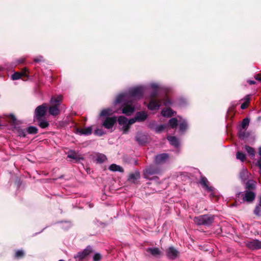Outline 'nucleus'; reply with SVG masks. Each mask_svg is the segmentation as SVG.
Masks as SVG:
<instances>
[{
    "instance_id": "nucleus-1",
    "label": "nucleus",
    "mask_w": 261,
    "mask_h": 261,
    "mask_svg": "<svg viewBox=\"0 0 261 261\" xmlns=\"http://www.w3.org/2000/svg\"><path fill=\"white\" fill-rule=\"evenodd\" d=\"M146 90V88L144 86L130 88L127 92L119 94L114 105L121 103L122 113L130 116L135 110V101L142 97Z\"/></svg>"
},
{
    "instance_id": "nucleus-2",
    "label": "nucleus",
    "mask_w": 261,
    "mask_h": 261,
    "mask_svg": "<svg viewBox=\"0 0 261 261\" xmlns=\"http://www.w3.org/2000/svg\"><path fill=\"white\" fill-rule=\"evenodd\" d=\"M150 87L153 90V91L150 95V99L149 103L147 105V108L150 110H158L160 108L161 105V101H163L165 106H167L170 105L172 102L170 99L166 96L163 99L161 100L157 98V91L159 88V85L157 83H152L150 84Z\"/></svg>"
},
{
    "instance_id": "nucleus-3",
    "label": "nucleus",
    "mask_w": 261,
    "mask_h": 261,
    "mask_svg": "<svg viewBox=\"0 0 261 261\" xmlns=\"http://www.w3.org/2000/svg\"><path fill=\"white\" fill-rule=\"evenodd\" d=\"M214 218L212 215H203L195 217L194 221L198 225L209 226L213 223Z\"/></svg>"
},
{
    "instance_id": "nucleus-4",
    "label": "nucleus",
    "mask_w": 261,
    "mask_h": 261,
    "mask_svg": "<svg viewBox=\"0 0 261 261\" xmlns=\"http://www.w3.org/2000/svg\"><path fill=\"white\" fill-rule=\"evenodd\" d=\"M118 122L121 126L120 129L123 132V134H127L130 125L134 124L130 123V119L128 120L123 116H120L118 118Z\"/></svg>"
},
{
    "instance_id": "nucleus-5",
    "label": "nucleus",
    "mask_w": 261,
    "mask_h": 261,
    "mask_svg": "<svg viewBox=\"0 0 261 261\" xmlns=\"http://www.w3.org/2000/svg\"><path fill=\"white\" fill-rule=\"evenodd\" d=\"M148 117V114L144 111H140L136 113L135 117L130 119V123H135L136 122H143Z\"/></svg>"
},
{
    "instance_id": "nucleus-6",
    "label": "nucleus",
    "mask_w": 261,
    "mask_h": 261,
    "mask_svg": "<svg viewBox=\"0 0 261 261\" xmlns=\"http://www.w3.org/2000/svg\"><path fill=\"white\" fill-rule=\"evenodd\" d=\"M47 109V104L43 103L36 108L35 111V117L36 119H39L43 117L46 112Z\"/></svg>"
},
{
    "instance_id": "nucleus-7",
    "label": "nucleus",
    "mask_w": 261,
    "mask_h": 261,
    "mask_svg": "<svg viewBox=\"0 0 261 261\" xmlns=\"http://www.w3.org/2000/svg\"><path fill=\"white\" fill-rule=\"evenodd\" d=\"M159 172V170L156 167L153 166H150L146 168L144 171V177L146 178L149 179V176L152 175L158 174Z\"/></svg>"
},
{
    "instance_id": "nucleus-8",
    "label": "nucleus",
    "mask_w": 261,
    "mask_h": 261,
    "mask_svg": "<svg viewBox=\"0 0 261 261\" xmlns=\"http://www.w3.org/2000/svg\"><path fill=\"white\" fill-rule=\"evenodd\" d=\"M242 195L243 196V201H246L248 202H251L253 201L254 200L255 194L254 192L252 191H246L244 194H241V193H239L238 194L239 195Z\"/></svg>"
},
{
    "instance_id": "nucleus-9",
    "label": "nucleus",
    "mask_w": 261,
    "mask_h": 261,
    "mask_svg": "<svg viewBox=\"0 0 261 261\" xmlns=\"http://www.w3.org/2000/svg\"><path fill=\"white\" fill-rule=\"evenodd\" d=\"M116 122V117H108L103 122L102 125L107 129H110L113 127Z\"/></svg>"
},
{
    "instance_id": "nucleus-10",
    "label": "nucleus",
    "mask_w": 261,
    "mask_h": 261,
    "mask_svg": "<svg viewBox=\"0 0 261 261\" xmlns=\"http://www.w3.org/2000/svg\"><path fill=\"white\" fill-rule=\"evenodd\" d=\"M169 159L167 153H162L156 155L154 158V162L156 164H161L165 163Z\"/></svg>"
},
{
    "instance_id": "nucleus-11",
    "label": "nucleus",
    "mask_w": 261,
    "mask_h": 261,
    "mask_svg": "<svg viewBox=\"0 0 261 261\" xmlns=\"http://www.w3.org/2000/svg\"><path fill=\"white\" fill-rule=\"evenodd\" d=\"M246 246L250 249H258L261 248V241L258 240H253L246 243Z\"/></svg>"
},
{
    "instance_id": "nucleus-12",
    "label": "nucleus",
    "mask_w": 261,
    "mask_h": 261,
    "mask_svg": "<svg viewBox=\"0 0 261 261\" xmlns=\"http://www.w3.org/2000/svg\"><path fill=\"white\" fill-rule=\"evenodd\" d=\"M166 254L169 258L174 259L178 256V252L173 247H170L167 249Z\"/></svg>"
},
{
    "instance_id": "nucleus-13",
    "label": "nucleus",
    "mask_w": 261,
    "mask_h": 261,
    "mask_svg": "<svg viewBox=\"0 0 261 261\" xmlns=\"http://www.w3.org/2000/svg\"><path fill=\"white\" fill-rule=\"evenodd\" d=\"M250 175L251 174L245 168H243L239 173V177L244 182L249 179Z\"/></svg>"
},
{
    "instance_id": "nucleus-14",
    "label": "nucleus",
    "mask_w": 261,
    "mask_h": 261,
    "mask_svg": "<svg viewBox=\"0 0 261 261\" xmlns=\"http://www.w3.org/2000/svg\"><path fill=\"white\" fill-rule=\"evenodd\" d=\"M92 132V126L86 127L83 128H77L76 129V133L80 135L88 136L91 134Z\"/></svg>"
},
{
    "instance_id": "nucleus-15",
    "label": "nucleus",
    "mask_w": 261,
    "mask_h": 261,
    "mask_svg": "<svg viewBox=\"0 0 261 261\" xmlns=\"http://www.w3.org/2000/svg\"><path fill=\"white\" fill-rule=\"evenodd\" d=\"M179 132L182 133L185 132L188 128L187 121L180 117H178Z\"/></svg>"
},
{
    "instance_id": "nucleus-16",
    "label": "nucleus",
    "mask_w": 261,
    "mask_h": 261,
    "mask_svg": "<svg viewBox=\"0 0 261 261\" xmlns=\"http://www.w3.org/2000/svg\"><path fill=\"white\" fill-rule=\"evenodd\" d=\"M92 251V249L91 247L88 246L83 251L79 252L75 257H77L80 259H83L88 255Z\"/></svg>"
},
{
    "instance_id": "nucleus-17",
    "label": "nucleus",
    "mask_w": 261,
    "mask_h": 261,
    "mask_svg": "<svg viewBox=\"0 0 261 261\" xmlns=\"http://www.w3.org/2000/svg\"><path fill=\"white\" fill-rule=\"evenodd\" d=\"M200 183L202 186L207 191H212L213 190V188L208 186V181L206 178L204 177H201Z\"/></svg>"
},
{
    "instance_id": "nucleus-18",
    "label": "nucleus",
    "mask_w": 261,
    "mask_h": 261,
    "mask_svg": "<svg viewBox=\"0 0 261 261\" xmlns=\"http://www.w3.org/2000/svg\"><path fill=\"white\" fill-rule=\"evenodd\" d=\"M245 188L246 189L254 190L256 187V182L253 179L247 180L245 182Z\"/></svg>"
},
{
    "instance_id": "nucleus-19",
    "label": "nucleus",
    "mask_w": 261,
    "mask_h": 261,
    "mask_svg": "<svg viewBox=\"0 0 261 261\" xmlns=\"http://www.w3.org/2000/svg\"><path fill=\"white\" fill-rule=\"evenodd\" d=\"M49 113L53 116L58 115L60 113V110L59 107L57 106H50L48 109Z\"/></svg>"
},
{
    "instance_id": "nucleus-20",
    "label": "nucleus",
    "mask_w": 261,
    "mask_h": 261,
    "mask_svg": "<svg viewBox=\"0 0 261 261\" xmlns=\"http://www.w3.org/2000/svg\"><path fill=\"white\" fill-rule=\"evenodd\" d=\"M62 97L61 95H59L57 97H52L50 99V103L54 106L59 107L61 104Z\"/></svg>"
},
{
    "instance_id": "nucleus-21",
    "label": "nucleus",
    "mask_w": 261,
    "mask_h": 261,
    "mask_svg": "<svg viewBox=\"0 0 261 261\" xmlns=\"http://www.w3.org/2000/svg\"><path fill=\"white\" fill-rule=\"evenodd\" d=\"M174 113L175 112L173 111L170 108L164 109L162 111V115L167 117L172 116Z\"/></svg>"
},
{
    "instance_id": "nucleus-22",
    "label": "nucleus",
    "mask_w": 261,
    "mask_h": 261,
    "mask_svg": "<svg viewBox=\"0 0 261 261\" xmlns=\"http://www.w3.org/2000/svg\"><path fill=\"white\" fill-rule=\"evenodd\" d=\"M115 112V111L112 110V109L107 108V109L102 110L101 111L99 115L101 117L107 116H109V115H110L113 114Z\"/></svg>"
},
{
    "instance_id": "nucleus-23",
    "label": "nucleus",
    "mask_w": 261,
    "mask_h": 261,
    "mask_svg": "<svg viewBox=\"0 0 261 261\" xmlns=\"http://www.w3.org/2000/svg\"><path fill=\"white\" fill-rule=\"evenodd\" d=\"M167 139L170 142V144L175 146L178 147L179 145L178 140L174 136H168Z\"/></svg>"
},
{
    "instance_id": "nucleus-24",
    "label": "nucleus",
    "mask_w": 261,
    "mask_h": 261,
    "mask_svg": "<svg viewBox=\"0 0 261 261\" xmlns=\"http://www.w3.org/2000/svg\"><path fill=\"white\" fill-rule=\"evenodd\" d=\"M95 161L98 163H102L107 160L106 156L102 153H97L95 156Z\"/></svg>"
},
{
    "instance_id": "nucleus-25",
    "label": "nucleus",
    "mask_w": 261,
    "mask_h": 261,
    "mask_svg": "<svg viewBox=\"0 0 261 261\" xmlns=\"http://www.w3.org/2000/svg\"><path fill=\"white\" fill-rule=\"evenodd\" d=\"M147 251L155 257L160 256L161 253L160 250L158 248H150L147 250Z\"/></svg>"
},
{
    "instance_id": "nucleus-26",
    "label": "nucleus",
    "mask_w": 261,
    "mask_h": 261,
    "mask_svg": "<svg viewBox=\"0 0 261 261\" xmlns=\"http://www.w3.org/2000/svg\"><path fill=\"white\" fill-rule=\"evenodd\" d=\"M22 76L28 77V75L25 72H15L11 75V79L12 80H17L20 79Z\"/></svg>"
},
{
    "instance_id": "nucleus-27",
    "label": "nucleus",
    "mask_w": 261,
    "mask_h": 261,
    "mask_svg": "<svg viewBox=\"0 0 261 261\" xmlns=\"http://www.w3.org/2000/svg\"><path fill=\"white\" fill-rule=\"evenodd\" d=\"M109 169L112 171H114V172H115V171H119L120 172H123V169L121 166L117 165L116 164H113L111 165L110 166V167H109Z\"/></svg>"
},
{
    "instance_id": "nucleus-28",
    "label": "nucleus",
    "mask_w": 261,
    "mask_h": 261,
    "mask_svg": "<svg viewBox=\"0 0 261 261\" xmlns=\"http://www.w3.org/2000/svg\"><path fill=\"white\" fill-rule=\"evenodd\" d=\"M37 120L39 126L42 128H46L49 125L48 122L46 120L41 119V118L37 119Z\"/></svg>"
},
{
    "instance_id": "nucleus-29",
    "label": "nucleus",
    "mask_w": 261,
    "mask_h": 261,
    "mask_svg": "<svg viewBox=\"0 0 261 261\" xmlns=\"http://www.w3.org/2000/svg\"><path fill=\"white\" fill-rule=\"evenodd\" d=\"M67 157L70 159L75 160L76 161L80 160L81 158L73 151H70L68 153Z\"/></svg>"
},
{
    "instance_id": "nucleus-30",
    "label": "nucleus",
    "mask_w": 261,
    "mask_h": 261,
    "mask_svg": "<svg viewBox=\"0 0 261 261\" xmlns=\"http://www.w3.org/2000/svg\"><path fill=\"white\" fill-rule=\"evenodd\" d=\"M177 122H178V119L176 118H171L169 121V124L172 128H174L176 127L177 125Z\"/></svg>"
},
{
    "instance_id": "nucleus-31",
    "label": "nucleus",
    "mask_w": 261,
    "mask_h": 261,
    "mask_svg": "<svg viewBox=\"0 0 261 261\" xmlns=\"http://www.w3.org/2000/svg\"><path fill=\"white\" fill-rule=\"evenodd\" d=\"M244 149L250 156L252 157L254 156L255 150L252 147L246 145L244 147Z\"/></svg>"
},
{
    "instance_id": "nucleus-32",
    "label": "nucleus",
    "mask_w": 261,
    "mask_h": 261,
    "mask_svg": "<svg viewBox=\"0 0 261 261\" xmlns=\"http://www.w3.org/2000/svg\"><path fill=\"white\" fill-rule=\"evenodd\" d=\"M136 139L140 144H142L145 142V136L141 134H137Z\"/></svg>"
},
{
    "instance_id": "nucleus-33",
    "label": "nucleus",
    "mask_w": 261,
    "mask_h": 261,
    "mask_svg": "<svg viewBox=\"0 0 261 261\" xmlns=\"http://www.w3.org/2000/svg\"><path fill=\"white\" fill-rule=\"evenodd\" d=\"M139 178V174L138 173H132L129 176V180L134 182L136 180Z\"/></svg>"
},
{
    "instance_id": "nucleus-34",
    "label": "nucleus",
    "mask_w": 261,
    "mask_h": 261,
    "mask_svg": "<svg viewBox=\"0 0 261 261\" xmlns=\"http://www.w3.org/2000/svg\"><path fill=\"white\" fill-rule=\"evenodd\" d=\"M38 129L35 126H30L27 129V132L30 134H36L37 133Z\"/></svg>"
},
{
    "instance_id": "nucleus-35",
    "label": "nucleus",
    "mask_w": 261,
    "mask_h": 261,
    "mask_svg": "<svg viewBox=\"0 0 261 261\" xmlns=\"http://www.w3.org/2000/svg\"><path fill=\"white\" fill-rule=\"evenodd\" d=\"M254 213L255 215L259 216H261V205L260 202L258 205H257L254 210Z\"/></svg>"
},
{
    "instance_id": "nucleus-36",
    "label": "nucleus",
    "mask_w": 261,
    "mask_h": 261,
    "mask_svg": "<svg viewBox=\"0 0 261 261\" xmlns=\"http://www.w3.org/2000/svg\"><path fill=\"white\" fill-rule=\"evenodd\" d=\"M248 133H246L245 130H240L239 133V136L240 138L242 139H244L248 136Z\"/></svg>"
},
{
    "instance_id": "nucleus-37",
    "label": "nucleus",
    "mask_w": 261,
    "mask_h": 261,
    "mask_svg": "<svg viewBox=\"0 0 261 261\" xmlns=\"http://www.w3.org/2000/svg\"><path fill=\"white\" fill-rule=\"evenodd\" d=\"M237 159L241 161L242 162H243L245 159V155L240 151H238L237 153Z\"/></svg>"
},
{
    "instance_id": "nucleus-38",
    "label": "nucleus",
    "mask_w": 261,
    "mask_h": 261,
    "mask_svg": "<svg viewBox=\"0 0 261 261\" xmlns=\"http://www.w3.org/2000/svg\"><path fill=\"white\" fill-rule=\"evenodd\" d=\"M249 119L248 118L244 119L241 123V127L243 129H245L246 127L249 125Z\"/></svg>"
},
{
    "instance_id": "nucleus-39",
    "label": "nucleus",
    "mask_w": 261,
    "mask_h": 261,
    "mask_svg": "<svg viewBox=\"0 0 261 261\" xmlns=\"http://www.w3.org/2000/svg\"><path fill=\"white\" fill-rule=\"evenodd\" d=\"M17 133L19 136L24 137L26 135L27 130L18 128L17 129Z\"/></svg>"
},
{
    "instance_id": "nucleus-40",
    "label": "nucleus",
    "mask_w": 261,
    "mask_h": 261,
    "mask_svg": "<svg viewBox=\"0 0 261 261\" xmlns=\"http://www.w3.org/2000/svg\"><path fill=\"white\" fill-rule=\"evenodd\" d=\"M166 127V125L165 124H161L157 125L155 128V130L157 133L161 132L163 131Z\"/></svg>"
},
{
    "instance_id": "nucleus-41",
    "label": "nucleus",
    "mask_w": 261,
    "mask_h": 261,
    "mask_svg": "<svg viewBox=\"0 0 261 261\" xmlns=\"http://www.w3.org/2000/svg\"><path fill=\"white\" fill-rule=\"evenodd\" d=\"M105 133L103 131V130L102 129H100V128H97L96 130H95V131H94L95 135L98 136H101L103 135H104Z\"/></svg>"
},
{
    "instance_id": "nucleus-42",
    "label": "nucleus",
    "mask_w": 261,
    "mask_h": 261,
    "mask_svg": "<svg viewBox=\"0 0 261 261\" xmlns=\"http://www.w3.org/2000/svg\"><path fill=\"white\" fill-rule=\"evenodd\" d=\"M23 255H24V252L23 250H17L15 253V257L16 258H20L22 256H23Z\"/></svg>"
},
{
    "instance_id": "nucleus-43",
    "label": "nucleus",
    "mask_w": 261,
    "mask_h": 261,
    "mask_svg": "<svg viewBox=\"0 0 261 261\" xmlns=\"http://www.w3.org/2000/svg\"><path fill=\"white\" fill-rule=\"evenodd\" d=\"M101 258V256L99 253H96L93 256V260L94 261H99Z\"/></svg>"
},
{
    "instance_id": "nucleus-44",
    "label": "nucleus",
    "mask_w": 261,
    "mask_h": 261,
    "mask_svg": "<svg viewBox=\"0 0 261 261\" xmlns=\"http://www.w3.org/2000/svg\"><path fill=\"white\" fill-rule=\"evenodd\" d=\"M258 153L260 156V158L257 161V166L261 171V147L259 148Z\"/></svg>"
},
{
    "instance_id": "nucleus-45",
    "label": "nucleus",
    "mask_w": 261,
    "mask_h": 261,
    "mask_svg": "<svg viewBox=\"0 0 261 261\" xmlns=\"http://www.w3.org/2000/svg\"><path fill=\"white\" fill-rule=\"evenodd\" d=\"M43 61V58L42 56H39L34 59V61L36 62H40Z\"/></svg>"
},
{
    "instance_id": "nucleus-46",
    "label": "nucleus",
    "mask_w": 261,
    "mask_h": 261,
    "mask_svg": "<svg viewBox=\"0 0 261 261\" xmlns=\"http://www.w3.org/2000/svg\"><path fill=\"white\" fill-rule=\"evenodd\" d=\"M244 100L245 101V102H246L247 103H249L250 99V95H247L244 98Z\"/></svg>"
},
{
    "instance_id": "nucleus-47",
    "label": "nucleus",
    "mask_w": 261,
    "mask_h": 261,
    "mask_svg": "<svg viewBox=\"0 0 261 261\" xmlns=\"http://www.w3.org/2000/svg\"><path fill=\"white\" fill-rule=\"evenodd\" d=\"M186 103V100L182 98V99H179L178 105L180 106H182L184 105V103Z\"/></svg>"
},
{
    "instance_id": "nucleus-48",
    "label": "nucleus",
    "mask_w": 261,
    "mask_h": 261,
    "mask_svg": "<svg viewBox=\"0 0 261 261\" xmlns=\"http://www.w3.org/2000/svg\"><path fill=\"white\" fill-rule=\"evenodd\" d=\"M248 104L246 102H244L243 103L242 105H241V108L242 109H245L247 108V106H248Z\"/></svg>"
},
{
    "instance_id": "nucleus-49",
    "label": "nucleus",
    "mask_w": 261,
    "mask_h": 261,
    "mask_svg": "<svg viewBox=\"0 0 261 261\" xmlns=\"http://www.w3.org/2000/svg\"><path fill=\"white\" fill-rule=\"evenodd\" d=\"M255 79L257 81H261V76L259 74L255 75Z\"/></svg>"
},
{
    "instance_id": "nucleus-50",
    "label": "nucleus",
    "mask_w": 261,
    "mask_h": 261,
    "mask_svg": "<svg viewBox=\"0 0 261 261\" xmlns=\"http://www.w3.org/2000/svg\"><path fill=\"white\" fill-rule=\"evenodd\" d=\"M247 82L250 84V85H253L255 83V81H253V80H248L247 81Z\"/></svg>"
},
{
    "instance_id": "nucleus-51",
    "label": "nucleus",
    "mask_w": 261,
    "mask_h": 261,
    "mask_svg": "<svg viewBox=\"0 0 261 261\" xmlns=\"http://www.w3.org/2000/svg\"><path fill=\"white\" fill-rule=\"evenodd\" d=\"M10 116L12 117V118L14 121L16 120L15 117L13 115L11 114Z\"/></svg>"
},
{
    "instance_id": "nucleus-52",
    "label": "nucleus",
    "mask_w": 261,
    "mask_h": 261,
    "mask_svg": "<svg viewBox=\"0 0 261 261\" xmlns=\"http://www.w3.org/2000/svg\"><path fill=\"white\" fill-rule=\"evenodd\" d=\"M4 70H5V67L0 66V71H3Z\"/></svg>"
},
{
    "instance_id": "nucleus-53",
    "label": "nucleus",
    "mask_w": 261,
    "mask_h": 261,
    "mask_svg": "<svg viewBox=\"0 0 261 261\" xmlns=\"http://www.w3.org/2000/svg\"><path fill=\"white\" fill-rule=\"evenodd\" d=\"M257 120H259H259H261V116L258 117L257 118Z\"/></svg>"
},
{
    "instance_id": "nucleus-54",
    "label": "nucleus",
    "mask_w": 261,
    "mask_h": 261,
    "mask_svg": "<svg viewBox=\"0 0 261 261\" xmlns=\"http://www.w3.org/2000/svg\"><path fill=\"white\" fill-rule=\"evenodd\" d=\"M259 201H260V204L261 205V196L260 197V198H259Z\"/></svg>"
},
{
    "instance_id": "nucleus-55",
    "label": "nucleus",
    "mask_w": 261,
    "mask_h": 261,
    "mask_svg": "<svg viewBox=\"0 0 261 261\" xmlns=\"http://www.w3.org/2000/svg\"><path fill=\"white\" fill-rule=\"evenodd\" d=\"M59 261H65V260L63 259H60Z\"/></svg>"
},
{
    "instance_id": "nucleus-56",
    "label": "nucleus",
    "mask_w": 261,
    "mask_h": 261,
    "mask_svg": "<svg viewBox=\"0 0 261 261\" xmlns=\"http://www.w3.org/2000/svg\"><path fill=\"white\" fill-rule=\"evenodd\" d=\"M19 62V63H22V62H23V61L22 60V61H20Z\"/></svg>"
}]
</instances>
